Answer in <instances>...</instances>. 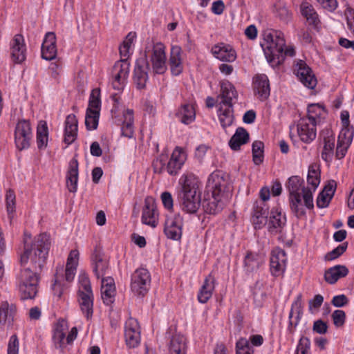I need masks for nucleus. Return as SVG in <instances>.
I'll return each mask as SVG.
<instances>
[{"label": "nucleus", "mask_w": 354, "mask_h": 354, "mask_svg": "<svg viewBox=\"0 0 354 354\" xmlns=\"http://www.w3.org/2000/svg\"><path fill=\"white\" fill-rule=\"evenodd\" d=\"M49 236L42 233L32 239L24 232V252L20 256L22 267L17 277V285L22 299H34L38 292V271L46 263L50 248Z\"/></svg>", "instance_id": "nucleus-1"}, {"label": "nucleus", "mask_w": 354, "mask_h": 354, "mask_svg": "<svg viewBox=\"0 0 354 354\" xmlns=\"http://www.w3.org/2000/svg\"><path fill=\"white\" fill-rule=\"evenodd\" d=\"M150 59L153 72L155 74H163L167 71L165 46L161 42L147 41L144 55L136 59L133 74V81L138 89L146 87L149 80Z\"/></svg>", "instance_id": "nucleus-2"}, {"label": "nucleus", "mask_w": 354, "mask_h": 354, "mask_svg": "<svg viewBox=\"0 0 354 354\" xmlns=\"http://www.w3.org/2000/svg\"><path fill=\"white\" fill-rule=\"evenodd\" d=\"M227 182L220 172H213L207 179V189L211 192L207 194L202 202L204 211L209 214H216L220 212L228 199L230 193L228 190Z\"/></svg>", "instance_id": "nucleus-3"}, {"label": "nucleus", "mask_w": 354, "mask_h": 354, "mask_svg": "<svg viewBox=\"0 0 354 354\" xmlns=\"http://www.w3.org/2000/svg\"><path fill=\"white\" fill-rule=\"evenodd\" d=\"M268 62L272 66L280 64L285 56L293 57L295 48L288 46L285 48L286 41L283 33L279 30H271L264 33V44H262Z\"/></svg>", "instance_id": "nucleus-4"}, {"label": "nucleus", "mask_w": 354, "mask_h": 354, "mask_svg": "<svg viewBox=\"0 0 354 354\" xmlns=\"http://www.w3.org/2000/svg\"><path fill=\"white\" fill-rule=\"evenodd\" d=\"M304 184V180L297 176L289 178L287 183L290 209L297 218H301L306 214L305 208L301 203V194L304 206L309 209L314 207L312 191L310 188L306 187Z\"/></svg>", "instance_id": "nucleus-5"}, {"label": "nucleus", "mask_w": 354, "mask_h": 354, "mask_svg": "<svg viewBox=\"0 0 354 354\" xmlns=\"http://www.w3.org/2000/svg\"><path fill=\"white\" fill-rule=\"evenodd\" d=\"M199 181L194 176H187L181 190L178 194V200L183 211L195 213L201 205V196L198 191Z\"/></svg>", "instance_id": "nucleus-6"}, {"label": "nucleus", "mask_w": 354, "mask_h": 354, "mask_svg": "<svg viewBox=\"0 0 354 354\" xmlns=\"http://www.w3.org/2000/svg\"><path fill=\"white\" fill-rule=\"evenodd\" d=\"M185 160V155L178 147L173 151L169 160L167 153H161L153 162V168L156 173H162L166 170L170 175H176L181 169Z\"/></svg>", "instance_id": "nucleus-7"}, {"label": "nucleus", "mask_w": 354, "mask_h": 354, "mask_svg": "<svg viewBox=\"0 0 354 354\" xmlns=\"http://www.w3.org/2000/svg\"><path fill=\"white\" fill-rule=\"evenodd\" d=\"M79 301L81 310L87 319L93 315V292L88 277L86 274L80 276Z\"/></svg>", "instance_id": "nucleus-8"}, {"label": "nucleus", "mask_w": 354, "mask_h": 354, "mask_svg": "<svg viewBox=\"0 0 354 354\" xmlns=\"http://www.w3.org/2000/svg\"><path fill=\"white\" fill-rule=\"evenodd\" d=\"M151 283L149 272L143 268H140L131 275V290L134 295L144 297L148 292Z\"/></svg>", "instance_id": "nucleus-9"}, {"label": "nucleus", "mask_w": 354, "mask_h": 354, "mask_svg": "<svg viewBox=\"0 0 354 354\" xmlns=\"http://www.w3.org/2000/svg\"><path fill=\"white\" fill-rule=\"evenodd\" d=\"M32 139V131L30 123L27 120H20L15 129V143L17 148L21 151L28 149Z\"/></svg>", "instance_id": "nucleus-10"}, {"label": "nucleus", "mask_w": 354, "mask_h": 354, "mask_svg": "<svg viewBox=\"0 0 354 354\" xmlns=\"http://www.w3.org/2000/svg\"><path fill=\"white\" fill-rule=\"evenodd\" d=\"M294 66V73L299 81L308 88L313 89L317 81L312 69L302 60H297Z\"/></svg>", "instance_id": "nucleus-11"}, {"label": "nucleus", "mask_w": 354, "mask_h": 354, "mask_svg": "<svg viewBox=\"0 0 354 354\" xmlns=\"http://www.w3.org/2000/svg\"><path fill=\"white\" fill-rule=\"evenodd\" d=\"M353 127H342L337 138L335 151V157L337 159L341 160L344 158L348 149L353 142Z\"/></svg>", "instance_id": "nucleus-12"}, {"label": "nucleus", "mask_w": 354, "mask_h": 354, "mask_svg": "<svg viewBox=\"0 0 354 354\" xmlns=\"http://www.w3.org/2000/svg\"><path fill=\"white\" fill-rule=\"evenodd\" d=\"M158 213L155 200L152 197H147L145 199V205L142 209V222L152 227L158 225Z\"/></svg>", "instance_id": "nucleus-13"}, {"label": "nucleus", "mask_w": 354, "mask_h": 354, "mask_svg": "<svg viewBox=\"0 0 354 354\" xmlns=\"http://www.w3.org/2000/svg\"><path fill=\"white\" fill-rule=\"evenodd\" d=\"M287 257L283 250L276 248L272 250L270 257V272L275 277L283 274L286 267Z\"/></svg>", "instance_id": "nucleus-14"}, {"label": "nucleus", "mask_w": 354, "mask_h": 354, "mask_svg": "<svg viewBox=\"0 0 354 354\" xmlns=\"http://www.w3.org/2000/svg\"><path fill=\"white\" fill-rule=\"evenodd\" d=\"M317 124L300 118L297 124V131L300 140L306 144L313 142L317 136L316 126Z\"/></svg>", "instance_id": "nucleus-15"}, {"label": "nucleus", "mask_w": 354, "mask_h": 354, "mask_svg": "<svg viewBox=\"0 0 354 354\" xmlns=\"http://www.w3.org/2000/svg\"><path fill=\"white\" fill-rule=\"evenodd\" d=\"M268 206L264 201H257L253 203L252 221L255 229H261L268 221Z\"/></svg>", "instance_id": "nucleus-16"}, {"label": "nucleus", "mask_w": 354, "mask_h": 354, "mask_svg": "<svg viewBox=\"0 0 354 354\" xmlns=\"http://www.w3.org/2000/svg\"><path fill=\"white\" fill-rule=\"evenodd\" d=\"M124 337L129 348L138 346L140 342V330L138 322L135 319H129L125 324Z\"/></svg>", "instance_id": "nucleus-17"}, {"label": "nucleus", "mask_w": 354, "mask_h": 354, "mask_svg": "<svg viewBox=\"0 0 354 354\" xmlns=\"http://www.w3.org/2000/svg\"><path fill=\"white\" fill-rule=\"evenodd\" d=\"M11 58L15 63L21 64L26 57V47L22 35H16L10 42Z\"/></svg>", "instance_id": "nucleus-18"}, {"label": "nucleus", "mask_w": 354, "mask_h": 354, "mask_svg": "<svg viewBox=\"0 0 354 354\" xmlns=\"http://www.w3.org/2000/svg\"><path fill=\"white\" fill-rule=\"evenodd\" d=\"M92 261L93 272L97 279H101L102 281L104 278L110 277L108 276L109 274V262L103 257L100 250L97 249L94 250Z\"/></svg>", "instance_id": "nucleus-19"}, {"label": "nucleus", "mask_w": 354, "mask_h": 354, "mask_svg": "<svg viewBox=\"0 0 354 354\" xmlns=\"http://www.w3.org/2000/svg\"><path fill=\"white\" fill-rule=\"evenodd\" d=\"M164 232L167 238L178 240L182 236V219L180 216L169 217L165 223Z\"/></svg>", "instance_id": "nucleus-20"}, {"label": "nucleus", "mask_w": 354, "mask_h": 354, "mask_svg": "<svg viewBox=\"0 0 354 354\" xmlns=\"http://www.w3.org/2000/svg\"><path fill=\"white\" fill-rule=\"evenodd\" d=\"M323 136V149L322 158L326 162H330L334 155L335 137L330 129H326L322 133Z\"/></svg>", "instance_id": "nucleus-21"}, {"label": "nucleus", "mask_w": 354, "mask_h": 354, "mask_svg": "<svg viewBox=\"0 0 354 354\" xmlns=\"http://www.w3.org/2000/svg\"><path fill=\"white\" fill-rule=\"evenodd\" d=\"M253 89L254 94L261 100H266L270 93L269 80L265 74L256 75L253 78Z\"/></svg>", "instance_id": "nucleus-22"}, {"label": "nucleus", "mask_w": 354, "mask_h": 354, "mask_svg": "<svg viewBox=\"0 0 354 354\" xmlns=\"http://www.w3.org/2000/svg\"><path fill=\"white\" fill-rule=\"evenodd\" d=\"M286 218L278 208H272L267 221L268 231L272 234H278L281 232L286 225Z\"/></svg>", "instance_id": "nucleus-23"}, {"label": "nucleus", "mask_w": 354, "mask_h": 354, "mask_svg": "<svg viewBox=\"0 0 354 354\" xmlns=\"http://www.w3.org/2000/svg\"><path fill=\"white\" fill-rule=\"evenodd\" d=\"M56 36L53 32L46 34L41 45V57L46 60H53L56 57Z\"/></svg>", "instance_id": "nucleus-24"}, {"label": "nucleus", "mask_w": 354, "mask_h": 354, "mask_svg": "<svg viewBox=\"0 0 354 354\" xmlns=\"http://www.w3.org/2000/svg\"><path fill=\"white\" fill-rule=\"evenodd\" d=\"M336 187L337 183L334 180L328 181L317 198L316 204L318 208H325L329 205Z\"/></svg>", "instance_id": "nucleus-25"}, {"label": "nucleus", "mask_w": 354, "mask_h": 354, "mask_svg": "<svg viewBox=\"0 0 354 354\" xmlns=\"http://www.w3.org/2000/svg\"><path fill=\"white\" fill-rule=\"evenodd\" d=\"M238 97L237 91L234 86L229 81H223L221 83V93L218 97L221 99V104L232 107L234 99Z\"/></svg>", "instance_id": "nucleus-26"}, {"label": "nucleus", "mask_w": 354, "mask_h": 354, "mask_svg": "<svg viewBox=\"0 0 354 354\" xmlns=\"http://www.w3.org/2000/svg\"><path fill=\"white\" fill-rule=\"evenodd\" d=\"M77 120L73 114L66 117L65 121L64 142L66 145L72 144L77 138Z\"/></svg>", "instance_id": "nucleus-27"}, {"label": "nucleus", "mask_w": 354, "mask_h": 354, "mask_svg": "<svg viewBox=\"0 0 354 354\" xmlns=\"http://www.w3.org/2000/svg\"><path fill=\"white\" fill-rule=\"evenodd\" d=\"M212 53L215 57L223 62H232L236 58L235 50L224 44L214 46L212 49Z\"/></svg>", "instance_id": "nucleus-28"}, {"label": "nucleus", "mask_w": 354, "mask_h": 354, "mask_svg": "<svg viewBox=\"0 0 354 354\" xmlns=\"http://www.w3.org/2000/svg\"><path fill=\"white\" fill-rule=\"evenodd\" d=\"M101 294L104 303L110 305L114 301L115 296V286L112 277L103 279L101 281Z\"/></svg>", "instance_id": "nucleus-29"}, {"label": "nucleus", "mask_w": 354, "mask_h": 354, "mask_svg": "<svg viewBox=\"0 0 354 354\" xmlns=\"http://www.w3.org/2000/svg\"><path fill=\"white\" fill-rule=\"evenodd\" d=\"M78 161L74 157L69 162L66 175V187L70 192L75 193L77 189Z\"/></svg>", "instance_id": "nucleus-30"}, {"label": "nucleus", "mask_w": 354, "mask_h": 354, "mask_svg": "<svg viewBox=\"0 0 354 354\" xmlns=\"http://www.w3.org/2000/svg\"><path fill=\"white\" fill-rule=\"evenodd\" d=\"M215 278L212 274L205 279L198 294V300L200 303L205 304L212 297L215 288Z\"/></svg>", "instance_id": "nucleus-31"}, {"label": "nucleus", "mask_w": 354, "mask_h": 354, "mask_svg": "<svg viewBox=\"0 0 354 354\" xmlns=\"http://www.w3.org/2000/svg\"><path fill=\"white\" fill-rule=\"evenodd\" d=\"M181 48L179 46H172L170 52L169 64L173 75H178L183 71V63L181 59Z\"/></svg>", "instance_id": "nucleus-32"}, {"label": "nucleus", "mask_w": 354, "mask_h": 354, "mask_svg": "<svg viewBox=\"0 0 354 354\" xmlns=\"http://www.w3.org/2000/svg\"><path fill=\"white\" fill-rule=\"evenodd\" d=\"M348 274V269L345 266L337 265L325 271L324 279L330 284L335 283L340 278Z\"/></svg>", "instance_id": "nucleus-33"}, {"label": "nucleus", "mask_w": 354, "mask_h": 354, "mask_svg": "<svg viewBox=\"0 0 354 354\" xmlns=\"http://www.w3.org/2000/svg\"><path fill=\"white\" fill-rule=\"evenodd\" d=\"M250 136L248 132L243 127L236 129L235 133L229 141V146L234 151L240 149L241 145L249 141Z\"/></svg>", "instance_id": "nucleus-34"}, {"label": "nucleus", "mask_w": 354, "mask_h": 354, "mask_svg": "<svg viewBox=\"0 0 354 354\" xmlns=\"http://www.w3.org/2000/svg\"><path fill=\"white\" fill-rule=\"evenodd\" d=\"M186 338L180 334H175L169 342V351L170 354H186Z\"/></svg>", "instance_id": "nucleus-35"}, {"label": "nucleus", "mask_w": 354, "mask_h": 354, "mask_svg": "<svg viewBox=\"0 0 354 354\" xmlns=\"http://www.w3.org/2000/svg\"><path fill=\"white\" fill-rule=\"evenodd\" d=\"M67 323L64 319L59 320L53 329V340L56 347H62L64 344Z\"/></svg>", "instance_id": "nucleus-36"}, {"label": "nucleus", "mask_w": 354, "mask_h": 354, "mask_svg": "<svg viewBox=\"0 0 354 354\" xmlns=\"http://www.w3.org/2000/svg\"><path fill=\"white\" fill-rule=\"evenodd\" d=\"M176 115L182 123L189 124L195 120L196 113L192 104H185L179 108Z\"/></svg>", "instance_id": "nucleus-37"}, {"label": "nucleus", "mask_w": 354, "mask_h": 354, "mask_svg": "<svg viewBox=\"0 0 354 354\" xmlns=\"http://www.w3.org/2000/svg\"><path fill=\"white\" fill-rule=\"evenodd\" d=\"M324 108L319 104H312L308 106L307 117L302 118L304 120L319 124L321 122L322 118L325 115Z\"/></svg>", "instance_id": "nucleus-38"}, {"label": "nucleus", "mask_w": 354, "mask_h": 354, "mask_svg": "<svg viewBox=\"0 0 354 354\" xmlns=\"http://www.w3.org/2000/svg\"><path fill=\"white\" fill-rule=\"evenodd\" d=\"M124 120L122 123V135L127 138H131L133 135V111L127 109L123 113Z\"/></svg>", "instance_id": "nucleus-39"}, {"label": "nucleus", "mask_w": 354, "mask_h": 354, "mask_svg": "<svg viewBox=\"0 0 354 354\" xmlns=\"http://www.w3.org/2000/svg\"><path fill=\"white\" fill-rule=\"evenodd\" d=\"M15 311V306H10L7 301L2 302L0 306V325L12 324Z\"/></svg>", "instance_id": "nucleus-40"}, {"label": "nucleus", "mask_w": 354, "mask_h": 354, "mask_svg": "<svg viewBox=\"0 0 354 354\" xmlns=\"http://www.w3.org/2000/svg\"><path fill=\"white\" fill-rule=\"evenodd\" d=\"M48 129L45 121H39L37 128V143L39 149L46 148L48 144Z\"/></svg>", "instance_id": "nucleus-41"}, {"label": "nucleus", "mask_w": 354, "mask_h": 354, "mask_svg": "<svg viewBox=\"0 0 354 354\" xmlns=\"http://www.w3.org/2000/svg\"><path fill=\"white\" fill-rule=\"evenodd\" d=\"M301 12L309 24H312L315 26H317L319 22L318 15L312 5L308 2H303L301 5Z\"/></svg>", "instance_id": "nucleus-42"}, {"label": "nucleus", "mask_w": 354, "mask_h": 354, "mask_svg": "<svg viewBox=\"0 0 354 354\" xmlns=\"http://www.w3.org/2000/svg\"><path fill=\"white\" fill-rule=\"evenodd\" d=\"M262 263V257L257 253L248 252L244 259L245 267L248 272L257 270Z\"/></svg>", "instance_id": "nucleus-43"}, {"label": "nucleus", "mask_w": 354, "mask_h": 354, "mask_svg": "<svg viewBox=\"0 0 354 354\" xmlns=\"http://www.w3.org/2000/svg\"><path fill=\"white\" fill-rule=\"evenodd\" d=\"M130 63L128 58L121 57V59L116 62L113 67L112 72L120 75V77L127 79L129 73Z\"/></svg>", "instance_id": "nucleus-44"}, {"label": "nucleus", "mask_w": 354, "mask_h": 354, "mask_svg": "<svg viewBox=\"0 0 354 354\" xmlns=\"http://www.w3.org/2000/svg\"><path fill=\"white\" fill-rule=\"evenodd\" d=\"M62 270L63 268H61L60 271ZM67 288V284L64 283V275L62 274V272H59V271L57 270V272L55 275V283L53 286V290L54 295L57 296L58 298H61L64 290H66Z\"/></svg>", "instance_id": "nucleus-45"}, {"label": "nucleus", "mask_w": 354, "mask_h": 354, "mask_svg": "<svg viewBox=\"0 0 354 354\" xmlns=\"http://www.w3.org/2000/svg\"><path fill=\"white\" fill-rule=\"evenodd\" d=\"M264 144L260 140H255L252 143V160L256 165H259L263 161Z\"/></svg>", "instance_id": "nucleus-46"}, {"label": "nucleus", "mask_w": 354, "mask_h": 354, "mask_svg": "<svg viewBox=\"0 0 354 354\" xmlns=\"http://www.w3.org/2000/svg\"><path fill=\"white\" fill-rule=\"evenodd\" d=\"M218 111L220 112L218 118L223 128L230 127L234 121L232 107L227 106L224 110L221 107Z\"/></svg>", "instance_id": "nucleus-47"}, {"label": "nucleus", "mask_w": 354, "mask_h": 354, "mask_svg": "<svg viewBox=\"0 0 354 354\" xmlns=\"http://www.w3.org/2000/svg\"><path fill=\"white\" fill-rule=\"evenodd\" d=\"M100 113L99 110H86L85 117V125L88 130L96 129L98 125Z\"/></svg>", "instance_id": "nucleus-48"}, {"label": "nucleus", "mask_w": 354, "mask_h": 354, "mask_svg": "<svg viewBox=\"0 0 354 354\" xmlns=\"http://www.w3.org/2000/svg\"><path fill=\"white\" fill-rule=\"evenodd\" d=\"M136 37V33L135 32H130L126 36L119 48L121 57L128 58L129 57V50Z\"/></svg>", "instance_id": "nucleus-49"}, {"label": "nucleus", "mask_w": 354, "mask_h": 354, "mask_svg": "<svg viewBox=\"0 0 354 354\" xmlns=\"http://www.w3.org/2000/svg\"><path fill=\"white\" fill-rule=\"evenodd\" d=\"M307 182L312 187L313 191L319 186L320 183V172L314 166H310L308 169Z\"/></svg>", "instance_id": "nucleus-50"}, {"label": "nucleus", "mask_w": 354, "mask_h": 354, "mask_svg": "<svg viewBox=\"0 0 354 354\" xmlns=\"http://www.w3.org/2000/svg\"><path fill=\"white\" fill-rule=\"evenodd\" d=\"M6 209L8 217L12 219L15 212L16 196L13 190L9 189L6 195Z\"/></svg>", "instance_id": "nucleus-51"}, {"label": "nucleus", "mask_w": 354, "mask_h": 354, "mask_svg": "<svg viewBox=\"0 0 354 354\" xmlns=\"http://www.w3.org/2000/svg\"><path fill=\"white\" fill-rule=\"evenodd\" d=\"M100 96V89L95 88L91 91L87 109H90L91 111L100 110L101 101Z\"/></svg>", "instance_id": "nucleus-52"}, {"label": "nucleus", "mask_w": 354, "mask_h": 354, "mask_svg": "<svg viewBox=\"0 0 354 354\" xmlns=\"http://www.w3.org/2000/svg\"><path fill=\"white\" fill-rule=\"evenodd\" d=\"M348 243L344 242L342 244L338 245L337 248L333 249L332 251L326 254L325 258L328 261L334 260L340 257L347 249Z\"/></svg>", "instance_id": "nucleus-53"}, {"label": "nucleus", "mask_w": 354, "mask_h": 354, "mask_svg": "<svg viewBox=\"0 0 354 354\" xmlns=\"http://www.w3.org/2000/svg\"><path fill=\"white\" fill-rule=\"evenodd\" d=\"M310 339L308 337H302L297 345V354H307L310 349Z\"/></svg>", "instance_id": "nucleus-54"}, {"label": "nucleus", "mask_w": 354, "mask_h": 354, "mask_svg": "<svg viewBox=\"0 0 354 354\" xmlns=\"http://www.w3.org/2000/svg\"><path fill=\"white\" fill-rule=\"evenodd\" d=\"M332 318L335 326L339 327L344 325L346 319V314L342 310H336L332 314Z\"/></svg>", "instance_id": "nucleus-55"}, {"label": "nucleus", "mask_w": 354, "mask_h": 354, "mask_svg": "<svg viewBox=\"0 0 354 354\" xmlns=\"http://www.w3.org/2000/svg\"><path fill=\"white\" fill-rule=\"evenodd\" d=\"M19 353V340L16 335L10 337L8 344L7 354H18Z\"/></svg>", "instance_id": "nucleus-56"}, {"label": "nucleus", "mask_w": 354, "mask_h": 354, "mask_svg": "<svg viewBox=\"0 0 354 354\" xmlns=\"http://www.w3.org/2000/svg\"><path fill=\"white\" fill-rule=\"evenodd\" d=\"M112 86L113 88L117 91H121L123 89L127 79L120 77V75H117L112 72Z\"/></svg>", "instance_id": "nucleus-57"}, {"label": "nucleus", "mask_w": 354, "mask_h": 354, "mask_svg": "<svg viewBox=\"0 0 354 354\" xmlns=\"http://www.w3.org/2000/svg\"><path fill=\"white\" fill-rule=\"evenodd\" d=\"M348 29L354 34V10L348 7L345 10Z\"/></svg>", "instance_id": "nucleus-58"}, {"label": "nucleus", "mask_w": 354, "mask_h": 354, "mask_svg": "<svg viewBox=\"0 0 354 354\" xmlns=\"http://www.w3.org/2000/svg\"><path fill=\"white\" fill-rule=\"evenodd\" d=\"M76 268L77 266H74L73 264L71 263L68 264V263H66L64 280L68 283L71 282L74 279Z\"/></svg>", "instance_id": "nucleus-59"}, {"label": "nucleus", "mask_w": 354, "mask_h": 354, "mask_svg": "<svg viewBox=\"0 0 354 354\" xmlns=\"http://www.w3.org/2000/svg\"><path fill=\"white\" fill-rule=\"evenodd\" d=\"M297 314V319H299L302 313L301 302L300 297L292 304V308L289 314V318L291 319L294 314Z\"/></svg>", "instance_id": "nucleus-60"}, {"label": "nucleus", "mask_w": 354, "mask_h": 354, "mask_svg": "<svg viewBox=\"0 0 354 354\" xmlns=\"http://www.w3.org/2000/svg\"><path fill=\"white\" fill-rule=\"evenodd\" d=\"M161 200H162L164 207L166 209H167L169 210H171L173 209V206H174L173 198L171 196V194L169 192H162L161 194Z\"/></svg>", "instance_id": "nucleus-61"}, {"label": "nucleus", "mask_w": 354, "mask_h": 354, "mask_svg": "<svg viewBox=\"0 0 354 354\" xmlns=\"http://www.w3.org/2000/svg\"><path fill=\"white\" fill-rule=\"evenodd\" d=\"M277 16L283 21L288 23L291 19V13L286 7L277 9Z\"/></svg>", "instance_id": "nucleus-62"}, {"label": "nucleus", "mask_w": 354, "mask_h": 354, "mask_svg": "<svg viewBox=\"0 0 354 354\" xmlns=\"http://www.w3.org/2000/svg\"><path fill=\"white\" fill-rule=\"evenodd\" d=\"M348 299L345 295H339L333 297L331 304L335 307H343L348 304Z\"/></svg>", "instance_id": "nucleus-63"}, {"label": "nucleus", "mask_w": 354, "mask_h": 354, "mask_svg": "<svg viewBox=\"0 0 354 354\" xmlns=\"http://www.w3.org/2000/svg\"><path fill=\"white\" fill-rule=\"evenodd\" d=\"M317 1L328 11H334L337 7V0H317Z\"/></svg>", "instance_id": "nucleus-64"}]
</instances>
